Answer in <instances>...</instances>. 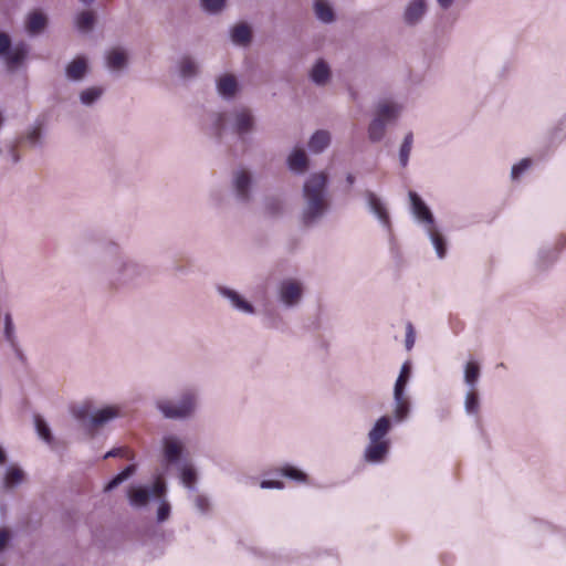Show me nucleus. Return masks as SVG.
<instances>
[{
  "label": "nucleus",
  "mask_w": 566,
  "mask_h": 566,
  "mask_svg": "<svg viewBox=\"0 0 566 566\" xmlns=\"http://www.w3.org/2000/svg\"><path fill=\"white\" fill-rule=\"evenodd\" d=\"M116 243L107 244L109 258L101 266V276L111 292H126L136 287L148 276L145 265L133 259L120 255Z\"/></svg>",
  "instance_id": "1"
},
{
  "label": "nucleus",
  "mask_w": 566,
  "mask_h": 566,
  "mask_svg": "<svg viewBox=\"0 0 566 566\" xmlns=\"http://www.w3.org/2000/svg\"><path fill=\"white\" fill-rule=\"evenodd\" d=\"M327 184L325 172L312 174L304 182L302 222L307 228L317 224L329 210Z\"/></svg>",
  "instance_id": "2"
},
{
  "label": "nucleus",
  "mask_w": 566,
  "mask_h": 566,
  "mask_svg": "<svg viewBox=\"0 0 566 566\" xmlns=\"http://www.w3.org/2000/svg\"><path fill=\"white\" fill-rule=\"evenodd\" d=\"M227 127L237 135L239 140L245 143L256 129V118L253 111L248 106L240 105L228 112L216 114L213 128L218 139H221Z\"/></svg>",
  "instance_id": "3"
},
{
  "label": "nucleus",
  "mask_w": 566,
  "mask_h": 566,
  "mask_svg": "<svg viewBox=\"0 0 566 566\" xmlns=\"http://www.w3.org/2000/svg\"><path fill=\"white\" fill-rule=\"evenodd\" d=\"M167 494V483L158 475L151 484L132 485L127 491L129 504L133 507H145L151 499L163 497Z\"/></svg>",
  "instance_id": "4"
},
{
  "label": "nucleus",
  "mask_w": 566,
  "mask_h": 566,
  "mask_svg": "<svg viewBox=\"0 0 566 566\" xmlns=\"http://www.w3.org/2000/svg\"><path fill=\"white\" fill-rule=\"evenodd\" d=\"M196 402V394L192 390H186L181 394L177 405L160 400L157 401L156 407L167 419H186L193 413Z\"/></svg>",
  "instance_id": "5"
},
{
  "label": "nucleus",
  "mask_w": 566,
  "mask_h": 566,
  "mask_svg": "<svg viewBox=\"0 0 566 566\" xmlns=\"http://www.w3.org/2000/svg\"><path fill=\"white\" fill-rule=\"evenodd\" d=\"M254 178L251 170L238 168L232 171L231 191L235 201L248 206L253 200Z\"/></svg>",
  "instance_id": "6"
},
{
  "label": "nucleus",
  "mask_w": 566,
  "mask_h": 566,
  "mask_svg": "<svg viewBox=\"0 0 566 566\" xmlns=\"http://www.w3.org/2000/svg\"><path fill=\"white\" fill-rule=\"evenodd\" d=\"M73 415L84 427L98 428L118 417V409L107 406L90 413L88 408L83 406L74 409Z\"/></svg>",
  "instance_id": "7"
},
{
  "label": "nucleus",
  "mask_w": 566,
  "mask_h": 566,
  "mask_svg": "<svg viewBox=\"0 0 566 566\" xmlns=\"http://www.w3.org/2000/svg\"><path fill=\"white\" fill-rule=\"evenodd\" d=\"M409 200L413 216L422 221L427 229L434 227V217L421 197L415 191H409Z\"/></svg>",
  "instance_id": "8"
},
{
  "label": "nucleus",
  "mask_w": 566,
  "mask_h": 566,
  "mask_svg": "<svg viewBox=\"0 0 566 566\" xmlns=\"http://www.w3.org/2000/svg\"><path fill=\"white\" fill-rule=\"evenodd\" d=\"M217 292L220 296L227 298L234 310L245 314L255 313L254 306L249 301L243 298L237 291L223 285H218Z\"/></svg>",
  "instance_id": "9"
},
{
  "label": "nucleus",
  "mask_w": 566,
  "mask_h": 566,
  "mask_svg": "<svg viewBox=\"0 0 566 566\" xmlns=\"http://www.w3.org/2000/svg\"><path fill=\"white\" fill-rule=\"evenodd\" d=\"M428 6L426 0H410L403 11L402 19L406 25L415 27L424 17Z\"/></svg>",
  "instance_id": "10"
},
{
  "label": "nucleus",
  "mask_w": 566,
  "mask_h": 566,
  "mask_svg": "<svg viewBox=\"0 0 566 566\" xmlns=\"http://www.w3.org/2000/svg\"><path fill=\"white\" fill-rule=\"evenodd\" d=\"M302 297V286L293 280H285L280 285V300L287 306H295Z\"/></svg>",
  "instance_id": "11"
},
{
  "label": "nucleus",
  "mask_w": 566,
  "mask_h": 566,
  "mask_svg": "<svg viewBox=\"0 0 566 566\" xmlns=\"http://www.w3.org/2000/svg\"><path fill=\"white\" fill-rule=\"evenodd\" d=\"M88 71L90 67L87 57L84 55H78L65 66V76L69 81L81 82L85 78Z\"/></svg>",
  "instance_id": "12"
},
{
  "label": "nucleus",
  "mask_w": 566,
  "mask_h": 566,
  "mask_svg": "<svg viewBox=\"0 0 566 566\" xmlns=\"http://www.w3.org/2000/svg\"><path fill=\"white\" fill-rule=\"evenodd\" d=\"M163 452L168 464H176L181 459L184 446L177 437L168 436L163 439Z\"/></svg>",
  "instance_id": "13"
},
{
  "label": "nucleus",
  "mask_w": 566,
  "mask_h": 566,
  "mask_svg": "<svg viewBox=\"0 0 566 566\" xmlns=\"http://www.w3.org/2000/svg\"><path fill=\"white\" fill-rule=\"evenodd\" d=\"M390 442L389 441H378L371 442L365 449L364 458L369 463H379L385 460L387 454L389 453Z\"/></svg>",
  "instance_id": "14"
},
{
  "label": "nucleus",
  "mask_w": 566,
  "mask_h": 566,
  "mask_svg": "<svg viewBox=\"0 0 566 566\" xmlns=\"http://www.w3.org/2000/svg\"><path fill=\"white\" fill-rule=\"evenodd\" d=\"M18 143L28 144L30 147H42L43 140V122L36 120L32 126L19 137Z\"/></svg>",
  "instance_id": "15"
},
{
  "label": "nucleus",
  "mask_w": 566,
  "mask_h": 566,
  "mask_svg": "<svg viewBox=\"0 0 566 566\" xmlns=\"http://www.w3.org/2000/svg\"><path fill=\"white\" fill-rule=\"evenodd\" d=\"M289 169L296 174L302 175L307 171L310 167V159L302 148H294L286 159Z\"/></svg>",
  "instance_id": "16"
},
{
  "label": "nucleus",
  "mask_w": 566,
  "mask_h": 566,
  "mask_svg": "<svg viewBox=\"0 0 566 566\" xmlns=\"http://www.w3.org/2000/svg\"><path fill=\"white\" fill-rule=\"evenodd\" d=\"M366 198L368 208L371 213H374L378 220L382 223L384 227L390 228V218L389 213L385 207V205L381 202L380 198L376 196L373 191H366Z\"/></svg>",
  "instance_id": "17"
},
{
  "label": "nucleus",
  "mask_w": 566,
  "mask_h": 566,
  "mask_svg": "<svg viewBox=\"0 0 566 566\" xmlns=\"http://www.w3.org/2000/svg\"><path fill=\"white\" fill-rule=\"evenodd\" d=\"M48 15L41 10H33L28 14L25 29L29 34L38 35L48 27Z\"/></svg>",
  "instance_id": "18"
},
{
  "label": "nucleus",
  "mask_w": 566,
  "mask_h": 566,
  "mask_svg": "<svg viewBox=\"0 0 566 566\" xmlns=\"http://www.w3.org/2000/svg\"><path fill=\"white\" fill-rule=\"evenodd\" d=\"M217 90L224 99H232L239 91V84L234 75L224 74L217 81Z\"/></svg>",
  "instance_id": "19"
},
{
  "label": "nucleus",
  "mask_w": 566,
  "mask_h": 566,
  "mask_svg": "<svg viewBox=\"0 0 566 566\" xmlns=\"http://www.w3.org/2000/svg\"><path fill=\"white\" fill-rule=\"evenodd\" d=\"M331 76L332 72L328 63L323 59H318L310 72L312 82L318 86H324L327 84Z\"/></svg>",
  "instance_id": "20"
},
{
  "label": "nucleus",
  "mask_w": 566,
  "mask_h": 566,
  "mask_svg": "<svg viewBox=\"0 0 566 566\" xmlns=\"http://www.w3.org/2000/svg\"><path fill=\"white\" fill-rule=\"evenodd\" d=\"M313 10L318 21L331 24L336 21V13L327 0H314Z\"/></svg>",
  "instance_id": "21"
},
{
  "label": "nucleus",
  "mask_w": 566,
  "mask_h": 566,
  "mask_svg": "<svg viewBox=\"0 0 566 566\" xmlns=\"http://www.w3.org/2000/svg\"><path fill=\"white\" fill-rule=\"evenodd\" d=\"M24 478L25 474L21 468L17 465H10L7 468L2 478L1 486L6 491L12 490L20 485L24 481Z\"/></svg>",
  "instance_id": "22"
},
{
  "label": "nucleus",
  "mask_w": 566,
  "mask_h": 566,
  "mask_svg": "<svg viewBox=\"0 0 566 566\" xmlns=\"http://www.w3.org/2000/svg\"><path fill=\"white\" fill-rule=\"evenodd\" d=\"M107 66L113 71H120L128 64V55L124 49L114 48L106 55Z\"/></svg>",
  "instance_id": "23"
},
{
  "label": "nucleus",
  "mask_w": 566,
  "mask_h": 566,
  "mask_svg": "<svg viewBox=\"0 0 566 566\" xmlns=\"http://www.w3.org/2000/svg\"><path fill=\"white\" fill-rule=\"evenodd\" d=\"M391 429V420L388 416H382L379 419L376 420L374 427L368 433L369 441L376 442L378 441H386L385 437L388 434V432Z\"/></svg>",
  "instance_id": "24"
},
{
  "label": "nucleus",
  "mask_w": 566,
  "mask_h": 566,
  "mask_svg": "<svg viewBox=\"0 0 566 566\" xmlns=\"http://www.w3.org/2000/svg\"><path fill=\"white\" fill-rule=\"evenodd\" d=\"M231 40L238 45H248L252 41V29L245 23L241 22L235 24L231 30Z\"/></svg>",
  "instance_id": "25"
},
{
  "label": "nucleus",
  "mask_w": 566,
  "mask_h": 566,
  "mask_svg": "<svg viewBox=\"0 0 566 566\" xmlns=\"http://www.w3.org/2000/svg\"><path fill=\"white\" fill-rule=\"evenodd\" d=\"M28 52V45L24 43H19L15 46H11L9 53H7L3 57L10 67H17L24 61Z\"/></svg>",
  "instance_id": "26"
},
{
  "label": "nucleus",
  "mask_w": 566,
  "mask_h": 566,
  "mask_svg": "<svg viewBox=\"0 0 566 566\" xmlns=\"http://www.w3.org/2000/svg\"><path fill=\"white\" fill-rule=\"evenodd\" d=\"M331 135L327 130H316L308 140V148L312 153L319 154L328 147Z\"/></svg>",
  "instance_id": "27"
},
{
  "label": "nucleus",
  "mask_w": 566,
  "mask_h": 566,
  "mask_svg": "<svg viewBox=\"0 0 566 566\" xmlns=\"http://www.w3.org/2000/svg\"><path fill=\"white\" fill-rule=\"evenodd\" d=\"M136 472V464L126 465L119 473L114 475L104 486V492H111L128 480Z\"/></svg>",
  "instance_id": "28"
},
{
  "label": "nucleus",
  "mask_w": 566,
  "mask_h": 566,
  "mask_svg": "<svg viewBox=\"0 0 566 566\" xmlns=\"http://www.w3.org/2000/svg\"><path fill=\"white\" fill-rule=\"evenodd\" d=\"M394 400H395V419L397 421L405 420L410 411V402L406 395L403 392H400V395L397 394V391H394Z\"/></svg>",
  "instance_id": "29"
},
{
  "label": "nucleus",
  "mask_w": 566,
  "mask_h": 566,
  "mask_svg": "<svg viewBox=\"0 0 566 566\" xmlns=\"http://www.w3.org/2000/svg\"><path fill=\"white\" fill-rule=\"evenodd\" d=\"M431 243L434 247L437 255L442 259L447 254V241L443 234L434 227L427 229Z\"/></svg>",
  "instance_id": "30"
},
{
  "label": "nucleus",
  "mask_w": 566,
  "mask_h": 566,
  "mask_svg": "<svg viewBox=\"0 0 566 566\" xmlns=\"http://www.w3.org/2000/svg\"><path fill=\"white\" fill-rule=\"evenodd\" d=\"M96 22V15L93 11L84 10L81 11L75 19L76 28L84 33L93 30Z\"/></svg>",
  "instance_id": "31"
},
{
  "label": "nucleus",
  "mask_w": 566,
  "mask_h": 566,
  "mask_svg": "<svg viewBox=\"0 0 566 566\" xmlns=\"http://www.w3.org/2000/svg\"><path fill=\"white\" fill-rule=\"evenodd\" d=\"M480 365L476 361H469L464 367V382L470 389L475 390V386L480 378Z\"/></svg>",
  "instance_id": "32"
},
{
  "label": "nucleus",
  "mask_w": 566,
  "mask_h": 566,
  "mask_svg": "<svg viewBox=\"0 0 566 566\" xmlns=\"http://www.w3.org/2000/svg\"><path fill=\"white\" fill-rule=\"evenodd\" d=\"M277 475L284 476L296 482H306L307 480V474L305 472L291 464H284L277 471Z\"/></svg>",
  "instance_id": "33"
},
{
  "label": "nucleus",
  "mask_w": 566,
  "mask_h": 566,
  "mask_svg": "<svg viewBox=\"0 0 566 566\" xmlns=\"http://www.w3.org/2000/svg\"><path fill=\"white\" fill-rule=\"evenodd\" d=\"M386 132V123L381 118H374L368 127V137L370 142L377 143L382 139Z\"/></svg>",
  "instance_id": "34"
},
{
  "label": "nucleus",
  "mask_w": 566,
  "mask_h": 566,
  "mask_svg": "<svg viewBox=\"0 0 566 566\" xmlns=\"http://www.w3.org/2000/svg\"><path fill=\"white\" fill-rule=\"evenodd\" d=\"M413 144V134L407 133L399 148V163L401 167H407L410 151Z\"/></svg>",
  "instance_id": "35"
},
{
  "label": "nucleus",
  "mask_w": 566,
  "mask_h": 566,
  "mask_svg": "<svg viewBox=\"0 0 566 566\" xmlns=\"http://www.w3.org/2000/svg\"><path fill=\"white\" fill-rule=\"evenodd\" d=\"M411 376V364L410 361H405L401 366L399 376L395 382L394 391H397L398 395L400 392L405 394V389L407 386V382Z\"/></svg>",
  "instance_id": "36"
},
{
  "label": "nucleus",
  "mask_w": 566,
  "mask_h": 566,
  "mask_svg": "<svg viewBox=\"0 0 566 566\" xmlns=\"http://www.w3.org/2000/svg\"><path fill=\"white\" fill-rule=\"evenodd\" d=\"M103 92V88L98 86L85 88L80 93V101L83 105L91 106L101 98Z\"/></svg>",
  "instance_id": "37"
},
{
  "label": "nucleus",
  "mask_w": 566,
  "mask_h": 566,
  "mask_svg": "<svg viewBox=\"0 0 566 566\" xmlns=\"http://www.w3.org/2000/svg\"><path fill=\"white\" fill-rule=\"evenodd\" d=\"M34 427L38 436L45 441L46 443H51L53 440V434L51 432L50 426L40 415L34 416Z\"/></svg>",
  "instance_id": "38"
},
{
  "label": "nucleus",
  "mask_w": 566,
  "mask_h": 566,
  "mask_svg": "<svg viewBox=\"0 0 566 566\" xmlns=\"http://www.w3.org/2000/svg\"><path fill=\"white\" fill-rule=\"evenodd\" d=\"M180 76L184 78H191L198 74V65L196 61L190 56H185L180 61Z\"/></svg>",
  "instance_id": "39"
},
{
  "label": "nucleus",
  "mask_w": 566,
  "mask_h": 566,
  "mask_svg": "<svg viewBox=\"0 0 566 566\" xmlns=\"http://www.w3.org/2000/svg\"><path fill=\"white\" fill-rule=\"evenodd\" d=\"M180 479L182 484L189 489L195 490V484L197 482V471L192 465H182L180 469Z\"/></svg>",
  "instance_id": "40"
},
{
  "label": "nucleus",
  "mask_w": 566,
  "mask_h": 566,
  "mask_svg": "<svg viewBox=\"0 0 566 566\" xmlns=\"http://www.w3.org/2000/svg\"><path fill=\"white\" fill-rule=\"evenodd\" d=\"M3 323L4 339L9 343L10 346H15V342H18V339L15 336V328L10 313L4 314Z\"/></svg>",
  "instance_id": "41"
},
{
  "label": "nucleus",
  "mask_w": 566,
  "mask_h": 566,
  "mask_svg": "<svg viewBox=\"0 0 566 566\" xmlns=\"http://www.w3.org/2000/svg\"><path fill=\"white\" fill-rule=\"evenodd\" d=\"M264 208L269 216H280L283 211V201L279 197H268L265 199Z\"/></svg>",
  "instance_id": "42"
},
{
  "label": "nucleus",
  "mask_w": 566,
  "mask_h": 566,
  "mask_svg": "<svg viewBox=\"0 0 566 566\" xmlns=\"http://www.w3.org/2000/svg\"><path fill=\"white\" fill-rule=\"evenodd\" d=\"M156 499L159 501L156 518H157L158 523H164L170 516L171 505L167 501L166 495H163V497H156Z\"/></svg>",
  "instance_id": "43"
},
{
  "label": "nucleus",
  "mask_w": 566,
  "mask_h": 566,
  "mask_svg": "<svg viewBox=\"0 0 566 566\" xmlns=\"http://www.w3.org/2000/svg\"><path fill=\"white\" fill-rule=\"evenodd\" d=\"M398 109L391 104H380L377 109L376 118H381L385 123L397 117Z\"/></svg>",
  "instance_id": "44"
},
{
  "label": "nucleus",
  "mask_w": 566,
  "mask_h": 566,
  "mask_svg": "<svg viewBox=\"0 0 566 566\" xmlns=\"http://www.w3.org/2000/svg\"><path fill=\"white\" fill-rule=\"evenodd\" d=\"M479 396L478 394L470 389V391L465 395L464 408L468 413L476 415L479 412Z\"/></svg>",
  "instance_id": "45"
},
{
  "label": "nucleus",
  "mask_w": 566,
  "mask_h": 566,
  "mask_svg": "<svg viewBox=\"0 0 566 566\" xmlns=\"http://www.w3.org/2000/svg\"><path fill=\"white\" fill-rule=\"evenodd\" d=\"M227 0H200L202 9L210 13L216 14L223 10Z\"/></svg>",
  "instance_id": "46"
},
{
  "label": "nucleus",
  "mask_w": 566,
  "mask_h": 566,
  "mask_svg": "<svg viewBox=\"0 0 566 566\" xmlns=\"http://www.w3.org/2000/svg\"><path fill=\"white\" fill-rule=\"evenodd\" d=\"M532 165V160L530 158H523L520 163L514 165L511 170V176L513 179L518 178L525 170H527Z\"/></svg>",
  "instance_id": "47"
},
{
  "label": "nucleus",
  "mask_w": 566,
  "mask_h": 566,
  "mask_svg": "<svg viewBox=\"0 0 566 566\" xmlns=\"http://www.w3.org/2000/svg\"><path fill=\"white\" fill-rule=\"evenodd\" d=\"M11 46L12 42L10 36L4 32H0V56L3 57L7 53H9Z\"/></svg>",
  "instance_id": "48"
},
{
  "label": "nucleus",
  "mask_w": 566,
  "mask_h": 566,
  "mask_svg": "<svg viewBox=\"0 0 566 566\" xmlns=\"http://www.w3.org/2000/svg\"><path fill=\"white\" fill-rule=\"evenodd\" d=\"M195 505H196L197 510H198L200 513H202V514L207 513V512H208V510H209V501H208V499H207L206 496H203V495H197V496L195 497Z\"/></svg>",
  "instance_id": "49"
},
{
  "label": "nucleus",
  "mask_w": 566,
  "mask_h": 566,
  "mask_svg": "<svg viewBox=\"0 0 566 566\" xmlns=\"http://www.w3.org/2000/svg\"><path fill=\"white\" fill-rule=\"evenodd\" d=\"M11 541V532L8 528H0V553L3 552Z\"/></svg>",
  "instance_id": "50"
},
{
  "label": "nucleus",
  "mask_w": 566,
  "mask_h": 566,
  "mask_svg": "<svg viewBox=\"0 0 566 566\" xmlns=\"http://www.w3.org/2000/svg\"><path fill=\"white\" fill-rule=\"evenodd\" d=\"M260 486L262 489H282L284 484L281 480L277 479H264L261 481Z\"/></svg>",
  "instance_id": "51"
},
{
  "label": "nucleus",
  "mask_w": 566,
  "mask_h": 566,
  "mask_svg": "<svg viewBox=\"0 0 566 566\" xmlns=\"http://www.w3.org/2000/svg\"><path fill=\"white\" fill-rule=\"evenodd\" d=\"M413 343H415L413 328H412L411 324H408L407 333H406V347H407V349H410L413 346Z\"/></svg>",
  "instance_id": "52"
},
{
  "label": "nucleus",
  "mask_w": 566,
  "mask_h": 566,
  "mask_svg": "<svg viewBox=\"0 0 566 566\" xmlns=\"http://www.w3.org/2000/svg\"><path fill=\"white\" fill-rule=\"evenodd\" d=\"M116 457H127V451L124 448H114L109 450L105 455L104 459L107 458H116Z\"/></svg>",
  "instance_id": "53"
},
{
  "label": "nucleus",
  "mask_w": 566,
  "mask_h": 566,
  "mask_svg": "<svg viewBox=\"0 0 566 566\" xmlns=\"http://www.w3.org/2000/svg\"><path fill=\"white\" fill-rule=\"evenodd\" d=\"M8 153H9V156L12 160L13 164H18L20 163L21 160V156L17 149V145L15 144H12L10 145L9 149H8Z\"/></svg>",
  "instance_id": "54"
},
{
  "label": "nucleus",
  "mask_w": 566,
  "mask_h": 566,
  "mask_svg": "<svg viewBox=\"0 0 566 566\" xmlns=\"http://www.w3.org/2000/svg\"><path fill=\"white\" fill-rule=\"evenodd\" d=\"M12 348V350L14 352L15 354V357L22 363V364H25L27 361V357L25 355L23 354L21 347L19 346V343L15 342V346H10Z\"/></svg>",
  "instance_id": "55"
},
{
  "label": "nucleus",
  "mask_w": 566,
  "mask_h": 566,
  "mask_svg": "<svg viewBox=\"0 0 566 566\" xmlns=\"http://www.w3.org/2000/svg\"><path fill=\"white\" fill-rule=\"evenodd\" d=\"M439 7L443 10H448L454 2V0H437Z\"/></svg>",
  "instance_id": "56"
},
{
  "label": "nucleus",
  "mask_w": 566,
  "mask_h": 566,
  "mask_svg": "<svg viewBox=\"0 0 566 566\" xmlns=\"http://www.w3.org/2000/svg\"><path fill=\"white\" fill-rule=\"evenodd\" d=\"M7 453L4 449L0 446V465L4 464L7 462Z\"/></svg>",
  "instance_id": "57"
},
{
  "label": "nucleus",
  "mask_w": 566,
  "mask_h": 566,
  "mask_svg": "<svg viewBox=\"0 0 566 566\" xmlns=\"http://www.w3.org/2000/svg\"><path fill=\"white\" fill-rule=\"evenodd\" d=\"M346 181H347V184H348V185H350V186H352V185H354V182H355V176H354L353 174H348V175L346 176Z\"/></svg>",
  "instance_id": "58"
},
{
  "label": "nucleus",
  "mask_w": 566,
  "mask_h": 566,
  "mask_svg": "<svg viewBox=\"0 0 566 566\" xmlns=\"http://www.w3.org/2000/svg\"><path fill=\"white\" fill-rule=\"evenodd\" d=\"M80 2H82L84 6H91L95 0H78Z\"/></svg>",
  "instance_id": "59"
},
{
  "label": "nucleus",
  "mask_w": 566,
  "mask_h": 566,
  "mask_svg": "<svg viewBox=\"0 0 566 566\" xmlns=\"http://www.w3.org/2000/svg\"><path fill=\"white\" fill-rule=\"evenodd\" d=\"M3 122H4L3 116H2V114L0 113V127L3 125Z\"/></svg>",
  "instance_id": "60"
},
{
  "label": "nucleus",
  "mask_w": 566,
  "mask_h": 566,
  "mask_svg": "<svg viewBox=\"0 0 566 566\" xmlns=\"http://www.w3.org/2000/svg\"><path fill=\"white\" fill-rule=\"evenodd\" d=\"M499 367L504 368V364L503 363L499 364Z\"/></svg>",
  "instance_id": "61"
},
{
  "label": "nucleus",
  "mask_w": 566,
  "mask_h": 566,
  "mask_svg": "<svg viewBox=\"0 0 566 566\" xmlns=\"http://www.w3.org/2000/svg\"><path fill=\"white\" fill-rule=\"evenodd\" d=\"M0 566H2V565L0 564Z\"/></svg>",
  "instance_id": "62"
}]
</instances>
